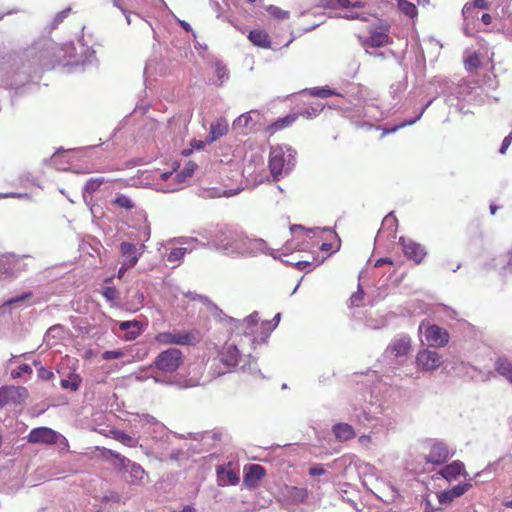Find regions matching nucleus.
<instances>
[{
    "instance_id": "a211bd4d",
    "label": "nucleus",
    "mask_w": 512,
    "mask_h": 512,
    "mask_svg": "<svg viewBox=\"0 0 512 512\" xmlns=\"http://www.w3.org/2000/svg\"><path fill=\"white\" fill-rule=\"evenodd\" d=\"M399 244L402 246L404 255L416 264H420L427 254L421 244L403 236L399 238Z\"/></svg>"
},
{
    "instance_id": "79ce46f5",
    "label": "nucleus",
    "mask_w": 512,
    "mask_h": 512,
    "mask_svg": "<svg viewBox=\"0 0 512 512\" xmlns=\"http://www.w3.org/2000/svg\"><path fill=\"white\" fill-rule=\"evenodd\" d=\"M298 118V114L294 113V114H289L285 117H282V118H279L278 120H276L271 126L270 128L273 130V131H278V130H281V129H284L290 125H292Z\"/></svg>"
},
{
    "instance_id": "20e7f679",
    "label": "nucleus",
    "mask_w": 512,
    "mask_h": 512,
    "mask_svg": "<svg viewBox=\"0 0 512 512\" xmlns=\"http://www.w3.org/2000/svg\"><path fill=\"white\" fill-rule=\"evenodd\" d=\"M182 363V352L177 348H169L156 356L151 364V368H154L158 375L170 377L174 380L172 375L179 369Z\"/></svg>"
},
{
    "instance_id": "8fccbe9b",
    "label": "nucleus",
    "mask_w": 512,
    "mask_h": 512,
    "mask_svg": "<svg viewBox=\"0 0 512 512\" xmlns=\"http://www.w3.org/2000/svg\"><path fill=\"white\" fill-rule=\"evenodd\" d=\"M63 333V326L60 324L51 326L45 333L44 339L48 341L49 338H61Z\"/></svg>"
},
{
    "instance_id": "bf43d9fd",
    "label": "nucleus",
    "mask_w": 512,
    "mask_h": 512,
    "mask_svg": "<svg viewBox=\"0 0 512 512\" xmlns=\"http://www.w3.org/2000/svg\"><path fill=\"white\" fill-rule=\"evenodd\" d=\"M122 356L123 352L121 350H109L103 353L104 360L120 359Z\"/></svg>"
},
{
    "instance_id": "f8f14e48",
    "label": "nucleus",
    "mask_w": 512,
    "mask_h": 512,
    "mask_svg": "<svg viewBox=\"0 0 512 512\" xmlns=\"http://www.w3.org/2000/svg\"><path fill=\"white\" fill-rule=\"evenodd\" d=\"M411 348V339L408 336L394 338L384 351L383 358L389 365L394 361L406 356Z\"/></svg>"
},
{
    "instance_id": "a18cd8bd",
    "label": "nucleus",
    "mask_w": 512,
    "mask_h": 512,
    "mask_svg": "<svg viewBox=\"0 0 512 512\" xmlns=\"http://www.w3.org/2000/svg\"><path fill=\"white\" fill-rule=\"evenodd\" d=\"M190 250L186 247H178L173 248L171 251L167 254L166 260L170 263L180 261L186 253H188Z\"/></svg>"
},
{
    "instance_id": "72a5a7b5",
    "label": "nucleus",
    "mask_w": 512,
    "mask_h": 512,
    "mask_svg": "<svg viewBox=\"0 0 512 512\" xmlns=\"http://www.w3.org/2000/svg\"><path fill=\"white\" fill-rule=\"evenodd\" d=\"M398 10L411 20L418 16V9L415 3L409 0H397Z\"/></svg>"
},
{
    "instance_id": "b1692460",
    "label": "nucleus",
    "mask_w": 512,
    "mask_h": 512,
    "mask_svg": "<svg viewBox=\"0 0 512 512\" xmlns=\"http://www.w3.org/2000/svg\"><path fill=\"white\" fill-rule=\"evenodd\" d=\"M265 474L266 471L263 466L259 464H250L245 470L244 483L248 487H255Z\"/></svg>"
},
{
    "instance_id": "0eeeda50",
    "label": "nucleus",
    "mask_w": 512,
    "mask_h": 512,
    "mask_svg": "<svg viewBox=\"0 0 512 512\" xmlns=\"http://www.w3.org/2000/svg\"><path fill=\"white\" fill-rule=\"evenodd\" d=\"M108 453L113 459L114 466L129 475V479H127L129 483L138 484L143 480L145 470L138 463L132 462L125 456H122L120 453L113 450H108Z\"/></svg>"
},
{
    "instance_id": "5701e85b",
    "label": "nucleus",
    "mask_w": 512,
    "mask_h": 512,
    "mask_svg": "<svg viewBox=\"0 0 512 512\" xmlns=\"http://www.w3.org/2000/svg\"><path fill=\"white\" fill-rule=\"evenodd\" d=\"M433 101H434V98L430 99L424 106H422L418 110L417 114L413 118L406 119V120H404V121H402V122H400L398 124H395L393 126H386V127H384L383 128L382 136L395 133L399 129L404 128L406 126L413 125L414 123L419 121L421 119L422 115L424 114V112L426 111V109L432 104Z\"/></svg>"
},
{
    "instance_id": "4be33fe9",
    "label": "nucleus",
    "mask_w": 512,
    "mask_h": 512,
    "mask_svg": "<svg viewBox=\"0 0 512 512\" xmlns=\"http://www.w3.org/2000/svg\"><path fill=\"white\" fill-rule=\"evenodd\" d=\"M471 487L470 483H461L451 489L442 491L438 494V501L441 505L450 504L455 498L462 496Z\"/></svg>"
},
{
    "instance_id": "ddd939ff",
    "label": "nucleus",
    "mask_w": 512,
    "mask_h": 512,
    "mask_svg": "<svg viewBox=\"0 0 512 512\" xmlns=\"http://www.w3.org/2000/svg\"><path fill=\"white\" fill-rule=\"evenodd\" d=\"M415 363L419 371L433 372L441 366L443 358L437 351L425 348L417 353Z\"/></svg>"
},
{
    "instance_id": "c756f323",
    "label": "nucleus",
    "mask_w": 512,
    "mask_h": 512,
    "mask_svg": "<svg viewBox=\"0 0 512 512\" xmlns=\"http://www.w3.org/2000/svg\"><path fill=\"white\" fill-rule=\"evenodd\" d=\"M17 394L19 397L27 394V390L24 387H2L0 388V408L8 403L10 399Z\"/></svg>"
},
{
    "instance_id": "39448f33",
    "label": "nucleus",
    "mask_w": 512,
    "mask_h": 512,
    "mask_svg": "<svg viewBox=\"0 0 512 512\" xmlns=\"http://www.w3.org/2000/svg\"><path fill=\"white\" fill-rule=\"evenodd\" d=\"M421 342L430 347H444L449 342L450 336L446 329L430 324L424 320L418 327Z\"/></svg>"
},
{
    "instance_id": "58836bf2",
    "label": "nucleus",
    "mask_w": 512,
    "mask_h": 512,
    "mask_svg": "<svg viewBox=\"0 0 512 512\" xmlns=\"http://www.w3.org/2000/svg\"><path fill=\"white\" fill-rule=\"evenodd\" d=\"M326 5L332 8L339 6L346 9H356L363 8L365 3L358 0H326Z\"/></svg>"
},
{
    "instance_id": "c9c22d12",
    "label": "nucleus",
    "mask_w": 512,
    "mask_h": 512,
    "mask_svg": "<svg viewBox=\"0 0 512 512\" xmlns=\"http://www.w3.org/2000/svg\"><path fill=\"white\" fill-rule=\"evenodd\" d=\"M287 497L295 503H302L308 497V491L304 487L290 486L286 488Z\"/></svg>"
},
{
    "instance_id": "f704fd0d",
    "label": "nucleus",
    "mask_w": 512,
    "mask_h": 512,
    "mask_svg": "<svg viewBox=\"0 0 512 512\" xmlns=\"http://www.w3.org/2000/svg\"><path fill=\"white\" fill-rule=\"evenodd\" d=\"M105 182L104 177H94L90 178L84 185L82 194L83 199L86 203H88V195H92L94 192H96L100 186Z\"/></svg>"
},
{
    "instance_id": "69168bd1",
    "label": "nucleus",
    "mask_w": 512,
    "mask_h": 512,
    "mask_svg": "<svg viewBox=\"0 0 512 512\" xmlns=\"http://www.w3.org/2000/svg\"><path fill=\"white\" fill-rule=\"evenodd\" d=\"M195 168H196L195 164L188 163L187 166L180 173H178L176 175V177L177 178H180L181 176L190 177L194 173Z\"/></svg>"
},
{
    "instance_id": "9d476101",
    "label": "nucleus",
    "mask_w": 512,
    "mask_h": 512,
    "mask_svg": "<svg viewBox=\"0 0 512 512\" xmlns=\"http://www.w3.org/2000/svg\"><path fill=\"white\" fill-rule=\"evenodd\" d=\"M246 356L242 355L237 348V346L233 343H226L221 351V362L228 368V371L240 366L242 371L246 370L247 361L245 360ZM248 359H251L252 356L247 355Z\"/></svg>"
},
{
    "instance_id": "2f4dec72",
    "label": "nucleus",
    "mask_w": 512,
    "mask_h": 512,
    "mask_svg": "<svg viewBox=\"0 0 512 512\" xmlns=\"http://www.w3.org/2000/svg\"><path fill=\"white\" fill-rule=\"evenodd\" d=\"M249 40L256 46L261 48L270 47L269 35L261 30H252L248 35Z\"/></svg>"
},
{
    "instance_id": "4c0bfd02",
    "label": "nucleus",
    "mask_w": 512,
    "mask_h": 512,
    "mask_svg": "<svg viewBox=\"0 0 512 512\" xmlns=\"http://www.w3.org/2000/svg\"><path fill=\"white\" fill-rule=\"evenodd\" d=\"M102 295L105 299L110 302L112 305L118 306L123 304V298L120 296V292L111 286L103 287Z\"/></svg>"
},
{
    "instance_id": "f257e3e1",
    "label": "nucleus",
    "mask_w": 512,
    "mask_h": 512,
    "mask_svg": "<svg viewBox=\"0 0 512 512\" xmlns=\"http://www.w3.org/2000/svg\"><path fill=\"white\" fill-rule=\"evenodd\" d=\"M351 419L357 424L376 432L394 427V413L381 404L366 402L363 397L355 396L351 402Z\"/></svg>"
},
{
    "instance_id": "f3484780",
    "label": "nucleus",
    "mask_w": 512,
    "mask_h": 512,
    "mask_svg": "<svg viewBox=\"0 0 512 512\" xmlns=\"http://www.w3.org/2000/svg\"><path fill=\"white\" fill-rule=\"evenodd\" d=\"M144 247L145 246L142 244L140 248H137L135 244L123 241L119 247L120 254L123 258L122 269H130L134 267L142 255Z\"/></svg>"
},
{
    "instance_id": "de8ad7c7",
    "label": "nucleus",
    "mask_w": 512,
    "mask_h": 512,
    "mask_svg": "<svg viewBox=\"0 0 512 512\" xmlns=\"http://www.w3.org/2000/svg\"><path fill=\"white\" fill-rule=\"evenodd\" d=\"M267 12L278 20H284L289 18V11L283 10L275 5H269L266 8Z\"/></svg>"
},
{
    "instance_id": "ea45409f",
    "label": "nucleus",
    "mask_w": 512,
    "mask_h": 512,
    "mask_svg": "<svg viewBox=\"0 0 512 512\" xmlns=\"http://www.w3.org/2000/svg\"><path fill=\"white\" fill-rule=\"evenodd\" d=\"M303 92H307L310 96L319 97V98H327L330 96H342L339 92H337L336 90H333L327 86L305 89Z\"/></svg>"
},
{
    "instance_id": "6e6d98bb",
    "label": "nucleus",
    "mask_w": 512,
    "mask_h": 512,
    "mask_svg": "<svg viewBox=\"0 0 512 512\" xmlns=\"http://www.w3.org/2000/svg\"><path fill=\"white\" fill-rule=\"evenodd\" d=\"M405 88V83L399 81L390 86V94L392 95L393 98H397L405 90Z\"/></svg>"
},
{
    "instance_id": "a19ab883",
    "label": "nucleus",
    "mask_w": 512,
    "mask_h": 512,
    "mask_svg": "<svg viewBox=\"0 0 512 512\" xmlns=\"http://www.w3.org/2000/svg\"><path fill=\"white\" fill-rule=\"evenodd\" d=\"M111 3L115 8L119 9L122 12V14L125 16V19H126V22L128 25L131 24V15L132 14L140 16L139 11H141L142 9L128 8V7H126V5L123 3L122 0H111Z\"/></svg>"
},
{
    "instance_id": "7ed1b4c3",
    "label": "nucleus",
    "mask_w": 512,
    "mask_h": 512,
    "mask_svg": "<svg viewBox=\"0 0 512 512\" xmlns=\"http://www.w3.org/2000/svg\"><path fill=\"white\" fill-rule=\"evenodd\" d=\"M295 150L288 146L272 147L269 155V168L274 180L288 174L296 164Z\"/></svg>"
},
{
    "instance_id": "49530a36",
    "label": "nucleus",
    "mask_w": 512,
    "mask_h": 512,
    "mask_svg": "<svg viewBox=\"0 0 512 512\" xmlns=\"http://www.w3.org/2000/svg\"><path fill=\"white\" fill-rule=\"evenodd\" d=\"M258 320H259L258 312H253L249 316H247L243 320V325L246 326L244 333L245 334L252 333L254 331V326H256L258 323Z\"/></svg>"
},
{
    "instance_id": "bb28decb",
    "label": "nucleus",
    "mask_w": 512,
    "mask_h": 512,
    "mask_svg": "<svg viewBox=\"0 0 512 512\" xmlns=\"http://www.w3.org/2000/svg\"><path fill=\"white\" fill-rule=\"evenodd\" d=\"M389 41L390 37L388 34L384 32H374L364 40L363 47L366 52H369L371 49L387 45Z\"/></svg>"
},
{
    "instance_id": "7c9ffc66",
    "label": "nucleus",
    "mask_w": 512,
    "mask_h": 512,
    "mask_svg": "<svg viewBox=\"0 0 512 512\" xmlns=\"http://www.w3.org/2000/svg\"><path fill=\"white\" fill-rule=\"evenodd\" d=\"M253 114H256L258 116V113L254 112V111H250V112L240 115L233 122L234 128L236 130H241V131L244 129H252L253 126L256 124V121L253 118Z\"/></svg>"
},
{
    "instance_id": "c03bdc74",
    "label": "nucleus",
    "mask_w": 512,
    "mask_h": 512,
    "mask_svg": "<svg viewBox=\"0 0 512 512\" xmlns=\"http://www.w3.org/2000/svg\"><path fill=\"white\" fill-rule=\"evenodd\" d=\"M112 205L123 208L125 210H132L135 207L133 200L124 194H118L112 201Z\"/></svg>"
},
{
    "instance_id": "3c124183",
    "label": "nucleus",
    "mask_w": 512,
    "mask_h": 512,
    "mask_svg": "<svg viewBox=\"0 0 512 512\" xmlns=\"http://www.w3.org/2000/svg\"><path fill=\"white\" fill-rule=\"evenodd\" d=\"M280 318H281V314L277 313L274 316L272 321L262 322V324H261L262 328L267 331L266 337H268L269 334L277 327V325L279 324Z\"/></svg>"
},
{
    "instance_id": "6e6552de",
    "label": "nucleus",
    "mask_w": 512,
    "mask_h": 512,
    "mask_svg": "<svg viewBox=\"0 0 512 512\" xmlns=\"http://www.w3.org/2000/svg\"><path fill=\"white\" fill-rule=\"evenodd\" d=\"M241 236V232L225 227L216 231L212 243L226 254H236Z\"/></svg>"
},
{
    "instance_id": "393cba45",
    "label": "nucleus",
    "mask_w": 512,
    "mask_h": 512,
    "mask_svg": "<svg viewBox=\"0 0 512 512\" xmlns=\"http://www.w3.org/2000/svg\"><path fill=\"white\" fill-rule=\"evenodd\" d=\"M228 132V122L225 118H219L210 125L209 133L206 138L207 143H213Z\"/></svg>"
},
{
    "instance_id": "13d9d810",
    "label": "nucleus",
    "mask_w": 512,
    "mask_h": 512,
    "mask_svg": "<svg viewBox=\"0 0 512 512\" xmlns=\"http://www.w3.org/2000/svg\"><path fill=\"white\" fill-rule=\"evenodd\" d=\"M221 480H226L229 484L236 485L239 481V477L233 470H228L221 476Z\"/></svg>"
},
{
    "instance_id": "c85d7f7f",
    "label": "nucleus",
    "mask_w": 512,
    "mask_h": 512,
    "mask_svg": "<svg viewBox=\"0 0 512 512\" xmlns=\"http://www.w3.org/2000/svg\"><path fill=\"white\" fill-rule=\"evenodd\" d=\"M335 438L339 441H347L355 437L354 428L347 423H337L332 427Z\"/></svg>"
},
{
    "instance_id": "412c9836",
    "label": "nucleus",
    "mask_w": 512,
    "mask_h": 512,
    "mask_svg": "<svg viewBox=\"0 0 512 512\" xmlns=\"http://www.w3.org/2000/svg\"><path fill=\"white\" fill-rule=\"evenodd\" d=\"M135 378L139 382H142V381L152 378L155 383L161 384V385H166V386L175 385L177 383L175 380H172L170 377L158 375L156 370L154 368H151V364L149 365V367H145V368H142L139 371H137L135 373Z\"/></svg>"
},
{
    "instance_id": "cd10ccee",
    "label": "nucleus",
    "mask_w": 512,
    "mask_h": 512,
    "mask_svg": "<svg viewBox=\"0 0 512 512\" xmlns=\"http://www.w3.org/2000/svg\"><path fill=\"white\" fill-rule=\"evenodd\" d=\"M464 471V464L455 460L452 463L444 466L438 472L444 479L451 482L458 478V476Z\"/></svg>"
},
{
    "instance_id": "603ef678",
    "label": "nucleus",
    "mask_w": 512,
    "mask_h": 512,
    "mask_svg": "<svg viewBox=\"0 0 512 512\" xmlns=\"http://www.w3.org/2000/svg\"><path fill=\"white\" fill-rule=\"evenodd\" d=\"M382 227L390 229L392 233L396 231L397 219L393 213H389L382 221Z\"/></svg>"
},
{
    "instance_id": "6ab92c4d",
    "label": "nucleus",
    "mask_w": 512,
    "mask_h": 512,
    "mask_svg": "<svg viewBox=\"0 0 512 512\" xmlns=\"http://www.w3.org/2000/svg\"><path fill=\"white\" fill-rule=\"evenodd\" d=\"M58 434L51 428L48 427H38L32 429L28 436L27 440L29 443H44V444H54L57 442Z\"/></svg>"
},
{
    "instance_id": "aec40b11",
    "label": "nucleus",
    "mask_w": 512,
    "mask_h": 512,
    "mask_svg": "<svg viewBox=\"0 0 512 512\" xmlns=\"http://www.w3.org/2000/svg\"><path fill=\"white\" fill-rule=\"evenodd\" d=\"M144 294L138 288L131 287L127 289L122 306L131 312L140 310L144 305Z\"/></svg>"
},
{
    "instance_id": "864d4df0",
    "label": "nucleus",
    "mask_w": 512,
    "mask_h": 512,
    "mask_svg": "<svg viewBox=\"0 0 512 512\" xmlns=\"http://www.w3.org/2000/svg\"><path fill=\"white\" fill-rule=\"evenodd\" d=\"M142 2H143V9L147 6H150L152 8L158 9V10H169V8L164 0H142Z\"/></svg>"
},
{
    "instance_id": "774afa93",
    "label": "nucleus",
    "mask_w": 512,
    "mask_h": 512,
    "mask_svg": "<svg viewBox=\"0 0 512 512\" xmlns=\"http://www.w3.org/2000/svg\"><path fill=\"white\" fill-rule=\"evenodd\" d=\"M512 142V132L509 133L502 141V144L500 146V149H499V153L500 154H505L508 147L510 146Z\"/></svg>"
},
{
    "instance_id": "9b49d317",
    "label": "nucleus",
    "mask_w": 512,
    "mask_h": 512,
    "mask_svg": "<svg viewBox=\"0 0 512 512\" xmlns=\"http://www.w3.org/2000/svg\"><path fill=\"white\" fill-rule=\"evenodd\" d=\"M134 427H140L144 437H151L153 439L160 438L166 434L165 425L149 414L138 416V419L135 420Z\"/></svg>"
},
{
    "instance_id": "4d7b16f0",
    "label": "nucleus",
    "mask_w": 512,
    "mask_h": 512,
    "mask_svg": "<svg viewBox=\"0 0 512 512\" xmlns=\"http://www.w3.org/2000/svg\"><path fill=\"white\" fill-rule=\"evenodd\" d=\"M32 373V368L28 364H21L17 368V370L12 371V377L18 378L21 377L23 374H30Z\"/></svg>"
},
{
    "instance_id": "4468645a",
    "label": "nucleus",
    "mask_w": 512,
    "mask_h": 512,
    "mask_svg": "<svg viewBox=\"0 0 512 512\" xmlns=\"http://www.w3.org/2000/svg\"><path fill=\"white\" fill-rule=\"evenodd\" d=\"M155 341L161 345H192L196 338L192 332H160L156 334Z\"/></svg>"
},
{
    "instance_id": "e2e57ef3",
    "label": "nucleus",
    "mask_w": 512,
    "mask_h": 512,
    "mask_svg": "<svg viewBox=\"0 0 512 512\" xmlns=\"http://www.w3.org/2000/svg\"><path fill=\"white\" fill-rule=\"evenodd\" d=\"M363 295H364V291L362 290L361 286L359 285L358 290L355 293H353L350 297L351 305L358 306L359 301H361L363 298Z\"/></svg>"
},
{
    "instance_id": "f03ea898",
    "label": "nucleus",
    "mask_w": 512,
    "mask_h": 512,
    "mask_svg": "<svg viewBox=\"0 0 512 512\" xmlns=\"http://www.w3.org/2000/svg\"><path fill=\"white\" fill-rule=\"evenodd\" d=\"M75 50L73 43L58 45L51 39H42L28 49L27 55L32 58L31 65L43 70H49L55 63L66 61L67 63H78L74 59L72 51Z\"/></svg>"
},
{
    "instance_id": "680f3d73",
    "label": "nucleus",
    "mask_w": 512,
    "mask_h": 512,
    "mask_svg": "<svg viewBox=\"0 0 512 512\" xmlns=\"http://www.w3.org/2000/svg\"><path fill=\"white\" fill-rule=\"evenodd\" d=\"M70 12V9L62 10L61 12L57 13V15L54 17L52 21V28H56L68 15Z\"/></svg>"
},
{
    "instance_id": "37998d69",
    "label": "nucleus",
    "mask_w": 512,
    "mask_h": 512,
    "mask_svg": "<svg viewBox=\"0 0 512 512\" xmlns=\"http://www.w3.org/2000/svg\"><path fill=\"white\" fill-rule=\"evenodd\" d=\"M215 66V74L218 78V82L216 83L218 86H222L224 82L229 79V73L226 66L219 60H217L214 64Z\"/></svg>"
},
{
    "instance_id": "e433bc0d",
    "label": "nucleus",
    "mask_w": 512,
    "mask_h": 512,
    "mask_svg": "<svg viewBox=\"0 0 512 512\" xmlns=\"http://www.w3.org/2000/svg\"><path fill=\"white\" fill-rule=\"evenodd\" d=\"M495 268H497L503 276L512 273V252L498 258L495 263Z\"/></svg>"
},
{
    "instance_id": "423d86ee",
    "label": "nucleus",
    "mask_w": 512,
    "mask_h": 512,
    "mask_svg": "<svg viewBox=\"0 0 512 512\" xmlns=\"http://www.w3.org/2000/svg\"><path fill=\"white\" fill-rule=\"evenodd\" d=\"M29 258L27 255L13 253L0 255V279H13L21 272L26 271L27 263H25V260Z\"/></svg>"
},
{
    "instance_id": "dca6fc26",
    "label": "nucleus",
    "mask_w": 512,
    "mask_h": 512,
    "mask_svg": "<svg viewBox=\"0 0 512 512\" xmlns=\"http://www.w3.org/2000/svg\"><path fill=\"white\" fill-rule=\"evenodd\" d=\"M429 453L425 457L428 463L434 465H441L453 454H450L449 448L446 443L438 440H430L428 442Z\"/></svg>"
},
{
    "instance_id": "5fc2aeb1",
    "label": "nucleus",
    "mask_w": 512,
    "mask_h": 512,
    "mask_svg": "<svg viewBox=\"0 0 512 512\" xmlns=\"http://www.w3.org/2000/svg\"><path fill=\"white\" fill-rule=\"evenodd\" d=\"M115 438L122 442L123 444H126L128 446H135L136 444V441L134 438H132L131 436H129L128 434L122 432V431H117L115 432Z\"/></svg>"
},
{
    "instance_id": "052dcab7",
    "label": "nucleus",
    "mask_w": 512,
    "mask_h": 512,
    "mask_svg": "<svg viewBox=\"0 0 512 512\" xmlns=\"http://www.w3.org/2000/svg\"><path fill=\"white\" fill-rule=\"evenodd\" d=\"M61 386L64 389H71L72 391H76L79 388V381H77V380H69V379H62L61 380Z\"/></svg>"
},
{
    "instance_id": "a878e982",
    "label": "nucleus",
    "mask_w": 512,
    "mask_h": 512,
    "mask_svg": "<svg viewBox=\"0 0 512 512\" xmlns=\"http://www.w3.org/2000/svg\"><path fill=\"white\" fill-rule=\"evenodd\" d=\"M120 330L124 331V339L126 341L135 340L143 331L142 324L139 321H122L119 324Z\"/></svg>"
},
{
    "instance_id": "473e14b6",
    "label": "nucleus",
    "mask_w": 512,
    "mask_h": 512,
    "mask_svg": "<svg viewBox=\"0 0 512 512\" xmlns=\"http://www.w3.org/2000/svg\"><path fill=\"white\" fill-rule=\"evenodd\" d=\"M495 370L512 384V362L510 360L498 358L495 363Z\"/></svg>"
},
{
    "instance_id": "0e129e2a",
    "label": "nucleus",
    "mask_w": 512,
    "mask_h": 512,
    "mask_svg": "<svg viewBox=\"0 0 512 512\" xmlns=\"http://www.w3.org/2000/svg\"><path fill=\"white\" fill-rule=\"evenodd\" d=\"M502 19H503V27L512 31V13H506L504 9H502Z\"/></svg>"
},
{
    "instance_id": "09e8293b",
    "label": "nucleus",
    "mask_w": 512,
    "mask_h": 512,
    "mask_svg": "<svg viewBox=\"0 0 512 512\" xmlns=\"http://www.w3.org/2000/svg\"><path fill=\"white\" fill-rule=\"evenodd\" d=\"M323 110V106L320 104H317L316 106L308 107L298 113V116H303L306 118H313L320 114V112Z\"/></svg>"
},
{
    "instance_id": "338daca9",
    "label": "nucleus",
    "mask_w": 512,
    "mask_h": 512,
    "mask_svg": "<svg viewBox=\"0 0 512 512\" xmlns=\"http://www.w3.org/2000/svg\"><path fill=\"white\" fill-rule=\"evenodd\" d=\"M474 7L471 2H467L463 9H462V15L465 19L473 18L474 15Z\"/></svg>"
},
{
    "instance_id": "1a4fd4ad",
    "label": "nucleus",
    "mask_w": 512,
    "mask_h": 512,
    "mask_svg": "<svg viewBox=\"0 0 512 512\" xmlns=\"http://www.w3.org/2000/svg\"><path fill=\"white\" fill-rule=\"evenodd\" d=\"M438 83L440 91L438 94L443 95H456V98L462 99L464 101H472L474 96L478 94L479 87H471L466 82L462 84L455 85L447 79H439L435 80Z\"/></svg>"
},
{
    "instance_id": "2eb2a0df",
    "label": "nucleus",
    "mask_w": 512,
    "mask_h": 512,
    "mask_svg": "<svg viewBox=\"0 0 512 512\" xmlns=\"http://www.w3.org/2000/svg\"><path fill=\"white\" fill-rule=\"evenodd\" d=\"M268 252L266 242L260 238H249L242 233L236 254L242 256H256L257 254Z\"/></svg>"
}]
</instances>
